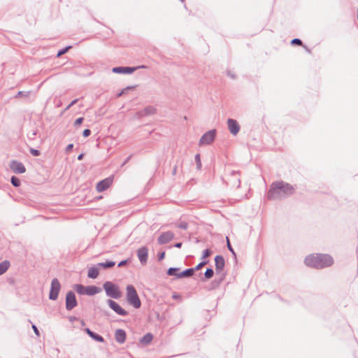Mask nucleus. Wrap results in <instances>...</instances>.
<instances>
[{"label":"nucleus","mask_w":358,"mask_h":358,"mask_svg":"<svg viewBox=\"0 0 358 358\" xmlns=\"http://www.w3.org/2000/svg\"><path fill=\"white\" fill-rule=\"evenodd\" d=\"M10 182L14 187H19L20 185V180L15 176H12L10 178Z\"/></svg>","instance_id":"bb28decb"},{"label":"nucleus","mask_w":358,"mask_h":358,"mask_svg":"<svg viewBox=\"0 0 358 358\" xmlns=\"http://www.w3.org/2000/svg\"><path fill=\"white\" fill-rule=\"evenodd\" d=\"M304 263L308 266L320 269L331 266L334 259L329 255L316 254L307 256Z\"/></svg>","instance_id":"f03ea898"},{"label":"nucleus","mask_w":358,"mask_h":358,"mask_svg":"<svg viewBox=\"0 0 358 358\" xmlns=\"http://www.w3.org/2000/svg\"><path fill=\"white\" fill-rule=\"evenodd\" d=\"M123 92H121L118 94V96H121Z\"/></svg>","instance_id":"5fc2aeb1"},{"label":"nucleus","mask_w":358,"mask_h":358,"mask_svg":"<svg viewBox=\"0 0 358 358\" xmlns=\"http://www.w3.org/2000/svg\"><path fill=\"white\" fill-rule=\"evenodd\" d=\"M91 338L98 342H101V343L104 342V338L101 336H100L94 332L92 335Z\"/></svg>","instance_id":"cd10ccee"},{"label":"nucleus","mask_w":358,"mask_h":358,"mask_svg":"<svg viewBox=\"0 0 358 358\" xmlns=\"http://www.w3.org/2000/svg\"><path fill=\"white\" fill-rule=\"evenodd\" d=\"M36 134H37V131H34L33 132L32 135H33V136H36Z\"/></svg>","instance_id":"603ef678"},{"label":"nucleus","mask_w":358,"mask_h":358,"mask_svg":"<svg viewBox=\"0 0 358 358\" xmlns=\"http://www.w3.org/2000/svg\"><path fill=\"white\" fill-rule=\"evenodd\" d=\"M73 148V144H72V143L69 144L66 148V152H70L72 150Z\"/></svg>","instance_id":"a19ab883"},{"label":"nucleus","mask_w":358,"mask_h":358,"mask_svg":"<svg viewBox=\"0 0 358 358\" xmlns=\"http://www.w3.org/2000/svg\"><path fill=\"white\" fill-rule=\"evenodd\" d=\"M174 238V234L170 231L162 233L158 238V243L161 245L170 242Z\"/></svg>","instance_id":"4468645a"},{"label":"nucleus","mask_w":358,"mask_h":358,"mask_svg":"<svg viewBox=\"0 0 358 358\" xmlns=\"http://www.w3.org/2000/svg\"><path fill=\"white\" fill-rule=\"evenodd\" d=\"M211 255V251L210 249H206L203 251V254H202V257L201 258L202 259H205V258H207L210 255Z\"/></svg>","instance_id":"2f4dec72"},{"label":"nucleus","mask_w":358,"mask_h":358,"mask_svg":"<svg viewBox=\"0 0 358 358\" xmlns=\"http://www.w3.org/2000/svg\"><path fill=\"white\" fill-rule=\"evenodd\" d=\"M195 160H196L197 168L200 169L201 167V162L200 155L199 154H196L195 155Z\"/></svg>","instance_id":"72a5a7b5"},{"label":"nucleus","mask_w":358,"mask_h":358,"mask_svg":"<svg viewBox=\"0 0 358 358\" xmlns=\"http://www.w3.org/2000/svg\"><path fill=\"white\" fill-rule=\"evenodd\" d=\"M127 262V260H122L118 264V267H122L124 266Z\"/></svg>","instance_id":"c03bdc74"},{"label":"nucleus","mask_w":358,"mask_h":358,"mask_svg":"<svg viewBox=\"0 0 358 358\" xmlns=\"http://www.w3.org/2000/svg\"><path fill=\"white\" fill-rule=\"evenodd\" d=\"M176 171V167L174 168V170H173V173H175Z\"/></svg>","instance_id":"864d4df0"},{"label":"nucleus","mask_w":358,"mask_h":358,"mask_svg":"<svg viewBox=\"0 0 358 358\" xmlns=\"http://www.w3.org/2000/svg\"><path fill=\"white\" fill-rule=\"evenodd\" d=\"M85 331L91 337L94 331H91L89 328H86Z\"/></svg>","instance_id":"37998d69"},{"label":"nucleus","mask_w":358,"mask_h":358,"mask_svg":"<svg viewBox=\"0 0 358 358\" xmlns=\"http://www.w3.org/2000/svg\"><path fill=\"white\" fill-rule=\"evenodd\" d=\"M126 289L127 302L135 308H139L141 306V302L135 287L132 285H129L127 286Z\"/></svg>","instance_id":"7ed1b4c3"},{"label":"nucleus","mask_w":358,"mask_h":358,"mask_svg":"<svg viewBox=\"0 0 358 358\" xmlns=\"http://www.w3.org/2000/svg\"><path fill=\"white\" fill-rule=\"evenodd\" d=\"M227 123L230 133L236 136L240 131V125L238 122L234 119L229 118Z\"/></svg>","instance_id":"f8f14e48"},{"label":"nucleus","mask_w":358,"mask_h":358,"mask_svg":"<svg viewBox=\"0 0 358 358\" xmlns=\"http://www.w3.org/2000/svg\"><path fill=\"white\" fill-rule=\"evenodd\" d=\"M215 271L216 273L221 272L225 265V261L222 256L217 255L215 257Z\"/></svg>","instance_id":"2eb2a0df"},{"label":"nucleus","mask_w":358,"mask_h":358,"mask_svg":"<svg viewBox=\"0 0 358 358\" xmlns=\"http://www.w3.org/2000/svg\"><path fill=\"white\" fill-rule=\"evenodd\" d=\"M291 44L301 45H302V41L299 38H294V39L292 40Z\"/></svg>","instance_id":"c9c22d12"},{"label":"nucleus","mask_w":358,"mask_h":358,"mask_svg":"<svg viewBox=\"0 0 358 358\" xmlns=\"http://www.w3.org/2000/svg\"><path fill=\"white\" fill-rule=\"evenodd\" d=\"M178 297H179V296L176 295V294H174V295L173 296V299H178Z\"/></svg>","instance_id":"3c124183"},{"label":"nucleus","mask_w":358,"mask_h":358,"mask_svg":"<svg viewBox=\"0 0 358 358\" xmlns=\"http://www.w3.org/2000/svg\"><path fill=\"white\" fill-rule=\"evenodd\" d=\"M182 2H183L185 0H180Z\"/></svg>","instance_id":"6e6d98bb"},{"label":"nucleus","mask_w":358,"mask_h":358,"mask_svg":"<svg viewBox=\"0 0 358 358\" xmlns=\"http://www.w3.org/2000/svg\"><path fill=\"white\" fill-rule=\"evenodd\" d=\"M87 289V286H84L83 285H76L75 289L80 294H85V290Z\"/></svg>","instance_id":"a878e982"},{"label":"nucleus","mask_w":358,"mask_h":358,"mask_svg":"<svg viewBox=\"0 0 358 358\" xmlns=\"http://www.w3.org/2000/svg\"><path fill=\"white\" fill-rule=\"evenodd\" d=\"M10 264L8 260H4L0 263V275L3 274L10 267Z\"/></svg>","instance_id":"aec40b11"},{"label":"nucleus","mask_w":358,"mask_h":358,"mask_svg":"<svg viewBox=\"0 0 358 358\" xmlns=\"http://www.w3.org/2000/svg\"><path fill=\"white\" fill-rule=\"evenodd\" d=\"M131 158V156L128 157L126 161L124 162V164H126Z\"/></svg>","instance_id":"09e8293b"},{"label":"nucleus","mask_w":358,"mask_h":358,"mask_svg":"<svg viewBox=\"0 0 358 358\" xmlns=\"http://www.w3.org/2000/svg\"><path fill=\"white\" fill-rule=\"evenodd\" d=\"M115 265V262L113 261L108 260L106 262H101L97 264V266L102 267L103 268H108L113 267Z\"/></svg>","instance_id":"4be33fe9"},{"label":"nucleus","mask_w":358,"mask_h":358,"mask_svg":"<svg viewBox=\"0 0 358 358\" xmlns=\"http://www.w3.org/2000/svg\"><path fill=\"white\" fill-rule=\"evenodd\" d=\"M224 180L227 185L238 188L241 185L240 172L234 170L228 171Z\"/></svg>","instance_id":"39448f33"},{"label":"nucleus","mask_w":358,"mask_h":358,"mask_svg":"<svg viewBox=\"0 0 358 358\" xmlns=\"http://www.w3.org/2000/svg\"><path fill=\"white\" fill-rule=\"evenodd\" d=\"M71 48V46H68V47H66V48H64L63 49H61L60 50L58 51V52L57 54V57H61L62 55L65 54Z\"/></svg>","instance_id":"7c9ffc66"},{"label":"nucleus","mask_w":358,"mask_h":358,"mask_svg":"<svg viewBox=\"0 0 358 358\" xmlns=\"http://www.w3.org/2000/svg\"><path fill=\"white\" fill-rule=\"evenodd\" d=\"M103 287L108 297L118 299L122 296L120 287L110 281H106L103 285Z\"/></svg>","instance_id":"20e7f679"},{"label":"nucleus","mask_w":358,"mask_h":358,"mask_svg":"<svg viewBox=\"0 0 358 358\" xmlns=\"http://www.w3.org/2000/svg\"><path fill=\"white\" fill-rule=\"evenodd\" d=\"M32 329L34 331V333L37 335V336H39V331L38 329V328L36 327V326L35 324H33L32 325Z\"/></svg>","instance_id":"79ce46f5"},{"label":"nucleus","mask_w":358,"mask_h":358,"mask_svg":"<svg viewBox=\"0 0 358 358\" xmlns=\"http://www.w3.org/2000/svg\"><path fill=\"white\" fill-rule=\"evenodd\" d=\"M83 120H84L83 117L77 118L76 120V121L74 122V126L75 127L79 126L80 124H81L83 123Z\"/></svg>","instance_id":"4c0bfd02"},{"label":"nucleus","mask_w":358,"mask_h":358,"mask_svg":"<svg viewBox=\"0 0 358 358\" xmlns=\"http://www.w3.org/2000/svg\"><path fill=\"white\" fill-rule=\"evenodd\" d=\"M207 264H208V261H203V262H200L194 268H192L194 270V272L196 271H199V269H201L203 266H204Z\"/></svg>","instance_id":"c756f323"},{"label":"nucleus","mask_w":358,"mask_h":358,"mask_svg":"<svg viewBox=\"0 0 358 358\" xmlns=\"http://www.w3.org/2000/svg\"><path fill=\"white\" fill-rule=\"evenodd\" d=\"M216 136V130L212 129L207 132H206L203 136L201 137L199 144V145H210L211 144L215 138Z\"/></svg>","instance_id":"0eeeda50"},{"label":"nucleus","mask_w":358,"mask_h":358,"mask_svg":"<svg viewBox=\"0 0 358 358\" xmlns=\"http://www.w3.org/2000/svg\"><path fill=\"white\" fill-rule=\"evenodd\" d=\"M182 246V243H177L175 244V247L178 248H180Z\"/></svg>","instance_id":"de8ad7c7"},{"label":"nucleus","mask_w":358,"mask_h":358,"mask_svg":"<svg viewBox=\"0 0 358 358\" xmlns=\"http://www.w3.org/2000/svg\"><path fill=\"white\" fill-rule=\"evenodd\" d=\"M180 268H169L167 271V274L169 275H174L176 278H178V275L180 274Z\"/></svg>","instance_id":"5701e85b"},{"label":"nucleus","mask_w":358,"mask_h":358,"mask_svg":"<svg viewBox=\"0 0 358 358\" xmlns=\"http://www.w3.org/2000/svg\"><path fill=\"white\" fill-rule=\"evenodd\" d=\"M113 178L108 177L106 178L100 182H99L96 186V189L98 192H102L106 190L110 186L113 184Z\"/></svg>","instance_id":"9d476101"},{"label":"nucleus","mask_w":358,"mask_h":358,"mask_svg":"<svg viewBox=\"0 0 358 358\" xmlns=\"http://www.w3.org/2000/svg\"><path fill=\"white\" fill-rule=\"evenodd\" d=\"M91 134V130L89 129H86L83 132V136L84 137H88Z\"/></svg>","instance_id":"ea45409f"},{"label":"nucleus","mask_w":358,"mask_h":358,"mask_svg":"<svg viewBox=\"0 0 358 358\" xmlns=\"http://www.w3.org/2000/svg\"><path fill=\"white\" fill-rule=\"evenodd\" d=\"M227 248L229 249V250L233 254V255L236 257V253L232 248V246L231 245L230 243H229V240L228 238H227Z\"/></svg>","instance_id":"e433bc0d"},{"label":"nucleus","mask_w":358,"mask_h":358,"mask_svg":"<svg viewBox=\"0 0 358 358\" xmlns=\"http://www.w3.org/2000/svg\"><path fill=\"white\" fill-rule=\"evenodd\" d=\"M107 303L109 307L115 312L117 315L121 316H127L129 315V313L123 309L117 302L112 299H108Z\"/></svg>","instance_id":"1a4fd4ad"},{"label":"nucleus","mask_w":358,"mask_h":358,"mask_svg":"<svg viewBox=\"0 0 358 358\" xmlns=\"http://www.w3.org/2000/svg\"><path fill=\"white\" fill-rule=\"evenodd\" d=\"M83 157H84V155L83 153L80 154L78 156V160H82L83 159Z\"/></svg>","instance_id":"49530a36"},{"label":"nucleus","mask_w":358,"mask_h":358,"mask_svg":"<svg viewBox=\"0 0 358 358\" xmlns=\"http://www.w3.org/2000/svg\"><path fill=\"white\" fill-rule=\"evenodd\" d=\"M78 302L76 298V294L73 291H69L66 295V309L71 310L76 307Z\"/></svg>","instance_id":"6e6552de"},{"label":"nucleus","mask_w":358,"mask_h":358,"mask_svg":"<svg viewBox=\"0 0 358 358\" xmlns=\"http://www.w3.org/2000/svg\"><path fill=\"white\" fill-rule=\"evenodd\" d=\"M136 68L135 67H123V66H118V67H114L112 69V71L115 73H133Z\"/></svg>","instance_id":"dca6fc26"},{"label":"nucleus","mask_w":358,"mask_h":358,"mask_svg":"<svg viewBox=\"0 0 358 358\" xmlns=\"http://www.w3.org/2000/svg\"><path fill=\"white\" fill-rule=\"evenodd\" d=\"M229 76H230L232 78H235V76L233 74L228 73Z\"/></svg>","instance_id":"8fccbe9b"},{"label":"nucleus","mask_w":358,"mask_h":358,"mask_svg":"<svg viewBox=\"0 0 358 358\" xmlns=\"http://www.w3.org/2000/svg\"><path fill=\"white\" fill-rule=\"evenodd\" d=\"M214 271L211 268H208L204 273L205 278L210 279L213 276Z\"/></svg>","instance_id":"c85d7f7f"},{"label":"nucleus","mask_w":358,"mask_h":358,"mask_svg":"<svg viewBox=\"0 0 358 358\" xmlns=\"http://www.w3.org/2000/svg\"><path fill=\"white\" fill-rule=\"evenodd\" d=\"M101 292V289L94 285L87 286L85 294L88 296H93Z\"/></svg>","instance_id":"a211bd4d"},{"label":"nucleus","mask_w":358,"mask_h":358,"mask_svg":"<svg viewBox=\"0 0 358 358\" xmlns=\"http://www.w3.org/2000/svg\"><path fill=\"white\" fill-rule=\"evenodd\" d=\"M193 274H194V270L192 268H187V269L180 272V274L178 275V278H182L191 277L192 275H193Z\"/></svg>","instance_id":"412c9836"},{"label":"nucleus","mask_w":358,"mask_h":358,"mask_svg":"<svg viewBox=\"0 0 358 358\" xmlns=\"http://www.w3.org/2000/svg\"><path fill=\"white\" fill-rule=\"evenodd\" d=\"M294 192V188L290 184L284 181H276L271 184L267 193V197L270 200L282 199Z\"/></svg>","instance_id":"f257e3e1"},{"label":"nucleus","mask_w":358,"mask_h":358,"mask_svg":"<svg viewBox=\"0 0 358 358\" xmlns=\"http://www.w3.org/2000/svg\"><path fill=\"white\" fill-rule=\"evenodd\" d=\"M61 289V285L57 278H53L51 282V287L49 293L50 300H57Z\"/></svg>","instance_id":"423d86ee"},{"label":"nucleus","mask_w":358,"mask_h":358,"mask_svg":"<svg viewBox=\"0 0 358 358\" xmlns=\"http://www.w3.org/2000/svg\"><path fill=\"white\" fill-rule=\"evenodd\" d=\"M152 335L150 333H148L141 339V343L143 344H148L152 341Z\"/></svg>","instance_id":"393cba45"},{"label":"nucleus","mask_w":358,"mask_h":358,"mask_svg":"<svg viewBox=\"0 0 358 358\" xmlns=\"http://www.w3.org/2000/svg\"><path fill=\"white\" fill-rule=\"evenodd\" d=\"M98 275H99V269H98L97 266H92L89 268L88 272H87L88 278L94 279V278H96Z\"/></svg>","instance_id":"6ab92c4d"},{"label":"nucleus","mask_w":358,"mask_h":358,"mask_svg":"<svg viewBox=\"0 0 358 358\" xmlns=\"http://www.w3.org/2000/svg\"><path fill=\"white\" fill-rule=\"evenodd\" d=\"M126 332L124 330L118 329L115 331V338L117 343L120 344L124 343L126 340Z\"/></svg>","instance_id":"f3484780"},{"label":"nucleus","mask_w":358,"mask_h":358,"mask_svg":"<svg viewBox=\"0 0 358 358\" xmlns=\"http://www.w3.org/2000/svg\"><path fill=\"white\" fill-rule=\"evenodd\" d=\"M10 168L15 173H24L26 171L24 165L22 162L16 160L10 162Z\"/></svg>","instance_id":"9b49d317"},{"label":"nucleus","mask_w":358,"mask_h":358,"mask_svg":"<svg viewBox=\"0 0 358 358\" xmlns=\"http://www.w3.org/2000/svg\"><path fill=\"white\" fill-rule=\"evenodd\" d=\"M29 151H30V153L34 157H38L41 154V152L38 150H36L34 148H31Z\"/></svg>","instance_id":"f704fd0d"},{"label":"nucleus","mask_w":358,"mask_h":358,"mask_svg":"<svg viewBox=\"0 0 358 358\" xmlns=\"http://www.w3.org/2000/svg\"><path fill=\"white\" fill-rule=\"evenodd\" d=\"M177 227L180 229L185 230L188 228V224L186 222H181L177 225Z\"/></svg>","instance_id":"473e14b6"},{"label":"nucleus","mask_w":358,"mask_h":358,"mask_svg":"<svg viewBox=\"0 0 358 358\" xmlns=\"http://www.w3.org/2000/svg\"><path fill=\"white\" fill-rule=\"evenodd\" d=\"M31 91H27V92H24V91H19L17 94L14 96L15 99H18V98H24V99H28L31 94Z\"/></svg>","instance_id":"b1692460"},{"label":"nucleus","mask_w":358,"mask_h":358,"mask_svg":"<svg viewBox=\"0 0 358 358\" xmlns=\"http://www.w3.org/2000/svg\"><path fill=\"white\" fill-rule=\"evenodd\" d=\"M165 252H163L159 255V260H162L164 258Z\"/></svg>","instance_id":"a18cd8bd"},{"label":"nucleus","mask_w":358,"mask_h":358,"mask_svg":"<svg viewBox=\"0 0 358 358\" xmlns=\"http://www.w3.org/2000/svg\"><path fill=\"white\" fill-rule=\"evenodd\" d=\"M78 99H76L73 100L65 108V110H69L71 106H73L74 104H76L78 102Z\"/></svg>","instance_id":"58836bf2"},{"label":"nucleus","mask_w":358,"mask_h":358,"mask_svg":"<svg viewBox=\"0 0 358 358\" xmlns=\"http://www.w3.org/2000/svg\"><path fill=\"white\" fill-rule=\"evenodd\" d=\"M137 256L140 262L145 265L148 262V249L147 247L143 246L138 249Z\"/></svg>","instance_id":"ddd939ff"}]
</instances>
